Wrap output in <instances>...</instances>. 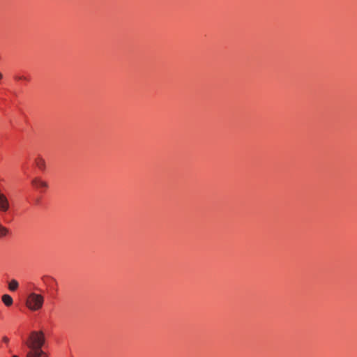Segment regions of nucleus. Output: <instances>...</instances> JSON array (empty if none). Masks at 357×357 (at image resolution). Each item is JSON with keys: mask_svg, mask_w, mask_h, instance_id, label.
<instances>
[{"mask_svg": "<svg viewBox=\"0 0 357 357\" xmlns=\"http://www.w3.org/2000/svg\"><path fill=\"white\" fill-rule=\"evenodd\" d=\"M25 344L30 349L26 357H48L47 354L42 349L45 344L44 333L42 331H32Z\"/></svg>", "mask_w": 357, "mask_h": 357, "instance_id": "obj_1", "label": "nucleus"}, {"mask_svg": "<svg viewBox=\"0 0 357 357\" xmlns=\"http://www.w3.org/2000/svg\"><path fill=\"white\" fill-rule=\"evenodd\" d=\"M43 296L36 293L29 294L26 301V307L32 311L40 310L43 307Z\"/></svg>", "mask_w": 357, "mask_h": 357, "instance_id": "obj_2", "label": "nucleus"}, {"mask_svg": "<svg viewBox=\"0 0 357 357\" xmlns=\"http://www.w3.org/2000/svg\"><path fill=\"white\" fill-rule=\"evenodd\" d=\"M36 165L41 170H45L46 164L45 160L41 156H38L35 159Z\"/></svg>", "mask_w": 357, "mask_h": 357, "instance_id": "obj_3", "label": "nucleus"}, {"mask_svg": "<svg viewBox=\"0 0 357 357\" xmlns=\"http://www.w3.org/2000/svg\"><path fill=\"white\" fill-rule=\"evenodd\" d=\"M32 184L40 188H47L48 186L45 181H41L38 178H36L32 181Z\"/></svg>", "mask_w": 357, "mask_h": 357, "instance_id": "obj_4", "label": "nucleus"}, {"mask_svg": "<svg viewBox=\"0 0 357 357\" xmlns=\"http://www.w3.org/2000/svg\"><path fill=\"white\" fill-rule=\"evenodd\" d=\"M2 301L6 306H10L13 303L12 297L8 294L2 296Z\"/></svg>", "mask_w": 357, "mask_h": 357, "instance_id": "obj_5", "label": "nucleus"}, {"mask_svg": "<svg viewBox=\"0 0 357 357\" xmlns=\"http://www.w3.org/2000/svg\"><path fill=\"white\" fill-rule=\"evenodd\" d=\"M18 282L15 280H12L8 284V288L10 291H14L18 287Z\"/></svg>", "mask_w": 357, "mask_h": 357, "instance_id": "obj_6", "label": "nucleus"}, {"mask_svg": "<svg viewBox=\"0 0 357 357\" xmlns=\"http://www.w3.org/2000/svg\"><path fill=\"white\" fill-rule=\"evenodd\" d=\"M8 232V229L0 224V238L6 236Z\"/></svg>", "mask_w": 357, "mask_h": 357, "instance_id": "obj_7", "label": "nucleus"}, {"mask_svg": "<svg viewBox=\"0 0 357 357\" xmlns=\"http://www.w3.org/2000/svg\"><path fill=\"white\" fill-rule=\"evenodd\" d=\"M43 281L45 282V283H51V282H55V280L54 278L50 277V276H44L42 278Z\"/></svg>", "mask_w": 357, "mask_h": 357, "instance_id": "obj_8", "label": "nucleus"}, {"mask_svg": "<svg viewBox=\"0 0 357 357\" xmlns=\"http://www.w3.org/2000/svg\"><path fill=\"white\" fill-rule=\"evenodd\" d=\"M17 80H28V79L26 77H24V76H16L15 77Z\"/></svg>", "mask_w": 357, "mask_h": 357, "instance_id": "obj_9", "label": "nucleus"}, {"mask_svg": "<svg viewBox=\"0 0 357 357\" xmlns=\"http://www.w3.org/2000/svg\"><path fill=\"white\" fill-rule=\"evenodd\" d=\"M3 78V75L1 73H0V80Z\"/></svg>", "mask_w": 357, "mask_h": 357, "instance_id": "obj_10", "label": "nucleus"}, {"mask_svg": "<svg viewBox=\"0 0 357 357\" xmlns=\"http://www.w3.org/2000/svg\"><path fill=\"white\" fill-rule=\"evenodd\" d=\"M13 357H18L17 356H13Z\"/></svg>", "mask_w": 357, "mask_h": 357, "instance_id": "obj_11", "label": "nucleus"}]
</instances>
